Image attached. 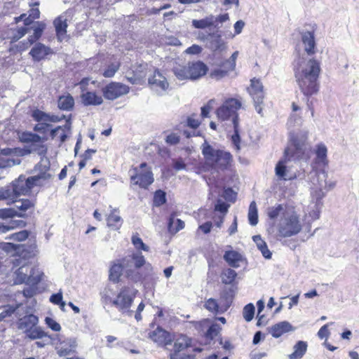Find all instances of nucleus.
<instances>
[{"instance_id": "nucleus-54", "label": "nucleus", "mask_w": 359, "mask_h": 359, "mask_svg": "<svg viewBox=\"0 0 359 359\" xmlns=\"http://www.w3.org/2000/svg\"><path fill=\"white\" fill-rule=\"evenodd\" d=\"M20 305V304H18L15 308L8 305L2 309H0V321L2 320L4 318L11 316Z\"/></svg>"}, {"instance_id": "nucleus-55", "label": "nucleus", "mask_w": 359, "mask_h": 359, "mask_svg": "<svg viewBox=\"0 0 359 359\" xmlns=\"http://www.w3.org/2000/svg\"><path fill=\"white\" fill-rule=\"evenodd\" d=\"M20 20L24 21V27H30L35 22H33L34 19L29 15L27 17L26 14H22L19 17L15 18V21L16 23L19 22Z\"/></svg>"}, {"instance_id": "nucleus-23", "label": "nucleus", "mask_w": 359, "mask_h": 359, "mask_svg": "<svg viewBox=\"0 0 359 359\" xmlns=\"http://www.w3.org/2000/svg\"><path fill=\"white\" fill-rule=\"evenodd\" d=\"M287 160L280 161L275 168L276 176L284 180H290L296 177L295 173L290 172L287 165Z\"/></svg>"}, {"instance_id": "nucleus-59", "label": "nucleus", "mask_w": 359, "mask_h": 359, "mask_svg": "<svg viewBox=\"0 0 359 359\" xmlns=\"http://www.w3.org/2000/svg\"><path fill=\"white\" fill-rule=\"evenodd\" d=\"M220 327L217 324L212 325L206 332V337L210 339H213L219 332Z\"/></svg>"}, {"instance_id": "nucleus-51", "label": "nucleus", "mask_w": 359, "mask_h": 359, "mask_svg": "<svg viewBox=\"0 0 359 359\" xmlns=\"http://www.w3.org/2000/svg\"><path fill=\"white\" fill-rule=\"evenodd\" d=\"M29 233L27 231L23 230L17 233H12L9 237H5V239H12L18 241H22L27 238Z\"/></svg>"}, {"instance_id": "nucleus-45", "label": "nucleus", "mask_w": 359, "mask_h": 359, "mask_svg": "<svg viewBox=\"0 0 359 359\" xmlns=\"http://www.w3.org/2000/svg\"><path fill=\"white\" fill-rule=\"evenodd\" d=\"M27 33H29L28 27H19L17 29L13 30L12 35L8 37L11 39V42H14L18 41Z\"/></svg>"}, {"instance_id": "nucleus-42", "label": "nucleus", "mask_w": 359, "mask_h": 359, "mask_svg": "<svg viewBox=\"0 0 359 359\" xmlns=\"http://www.w3.org/2000/svg\"><path fill=\"white\" fill-rule=\"evenodd\" d=\"M248 220L252 226H255L258 223V212L256 203L251 202L248 210Z\"/></svg>"}, {"instance_id": "nucleus-8", "label": "nucleus", "mask_w": 359, "mask_h": 359, "mask_svg": "<svg viewBox=\"0 0 359 359\" xmlns=\"http://www.w3.org/2000/svg\"><path fill=\"white\" fill-rule=\"evenodd\" d=\"M307 138L308 134L306 132L291 138L293 148H288L285 151V156L288 157V161H290V158H293L294 160H300L306 158V153L309 150L306 143Z\"/></svg>"}, {"instance_id": "nucleus-5", "label": "nucleus", "mask_w": 359, "mask_h": 359, "mask_svg": "<svg viewBox=\"0 0 359 359\" xmlns=\"http://www.w3.org/2000/svg\"><path fill=\"white\" fill-rule=\"evenodd\" d=\"M278 230L280 236L284 238L297 235L302 230L299 215L292 210L284 211L278 224Z\"/></svg>"}, {"instance_id": "nucleus-30", "label": "nucleus", "mask_w": 359, "mask_h": 359, "mask_svg": "<svg viewBox=\"0 0 359 359\" xmlns=\"http://www.w3.org/2000/svg\"><path fill=\"white\" fill-rule=\"evenodd\" d=\"M50 51V49L49 47L46 46L43 43H38L32 48L29 54L32 55L34 60L39 61L48 55Z\"/></svg>"}, {"instance_id": "nucleus-40", "label": "nucleus", "mask_w": 359, "mask_h": 359, "mask_svg": "<svg viewBox=\"0 0 359 359\" xmlns=\"http://www.w3.org/2000/svg\"><path fill=\"white\" fill-rule=\"evenodd\" d=\"M25 337L31 340H35L48 337V335L41 327L36 325L25 334Z\"/></svg>"}, {"instance_id": "nucleus-27", "label": "nucleus", "mask_w": 359, "mask_h": 359, "mask_svg": "<svg viewBox=\"0 0 359 359\" xmlns=\"http://www.w3.org/2000/svg\"><path fill=\"white\" fill-rule=\"evenodd\" d=\"M302 41L304 46V50L308 55L315 53L316 41L314 34L311 32H304L301 34Z\"/></svg>"}, {"instance_id": "nucleus-33", "label": "nucleus", "mask_w": 359, "mask_h": 359, "mask_svg": "<svg viewBox=\"0 0 359 359\" xmlns=\"http://www.w3.org/2000/svg\"><path fill=\"white\" fill-rule=\"evenodd\" d=\"M83 103L88 105H100L102 103L103 100L100 95H97L94 92H86L81 95Z\"/></svg>"}, {"instance_id": "nucleus-46", "label": "nucleus", "mask_w": 359, "mask_h": 359, "mask_svg": "<svg viewBox=\"0 0 359 359\" xmlns=\"http://www.w3.org/2000/svg\"><path fill=\"white\" fill-rule=\"evenodd\" d=\"M255 311V306L252 304L250 303L245 306L243 310V316L247 322H250L253 319Z\"/></svg>"}, {"instance_id": "nucleus-16", "label": "nucleus", "mask_w": 359, "mask_h": 359, "mask_svg": "<svg viewBox=\"0 0 359 359\" xmlns=\"http://www.w3.org/2000/svg\"><path fill=\"white\" fill-rule=\"evenodd\" d=\"M76 345V341L74 338L60 339L55 349L59 356L64 357L73 353Z\"/></svg>"}, {"instance_id": "nucleus-14", "label": "nucleus", "mask_w": 359, "mask_h": 359, "mask_svg": "<svg viewBox=\"0 0 359 359\" xmlns=\"http://www.w3.org/2000/svg\"><path fill=\"white\" fill-rule=\"evenodd\" d=\"M3 154L0 156V168L19 165L21 161L18 156L24 155V152L18 149H6L3 150Z\"/></svg>"}, {"instance_id": "nucleus-50", "label": "nucleus", "mask_w": 359, "mask_h": 359, "mask_svg": "<svg viewBox=\"0 0 359 359\" xmlns=\"http://www.w3.org/2000/svg\"><path fill=\"white\" fill-rule=\"evenodd\" d=\"M165 193L161 190L155 192L154 203L156 206H160L165 203Z\"/></svg>"}, {"instance_id": "nucleus-64", "label": "nucleus", "mask_w": 359, "mask_h": 359, "mask_svg": "<svg viewBox=\"0 0 359 359\" xmlns=\"http://www.w3.org/2000/svg\"><path fill=\"white\" fill-rule=\"evenodd\" d=\"M201 51H202V48L200 46L196 45V44L192 45L191 46L189 47L185 50V52L187 54H192V55L198 54V53H201Z\"/></svg>"}, {"instance_id": "nucleus-48", "label": "nucleus", "mask_w": 359, "mask_h": 359, "mask_svg": "<svg viewBox=\"0 0 359 359\" xmlns=\"http://www.w3.org/2000/svg\"><path fill=\"white\" fill-rule=\"evenodd\" d=\"M233 127H234V134L231 137V140H232V142L234 144L236 149L237 150H239L240 149L239 144H240L241 140H240V135L238 134V122L237 121L236 119H234Z\"/></svg>"}, {"instance_id": "nucleus-38", "label": "nucleus", "mask_w": 359, "mask_h": 359, "mask_svg": "<svg viewBox=\"0 0 359 359\" xmlns=\"http://www.w3.org/2000/svg\"><path fill=\"white\" fill-rule=\"evenodd\" d=\"M215 17L212 15H210L201 20H193L192 25L196 29H205L213 25Z\"/></svg>"}, {"instance_id": "nucleus-3", "label": "nucleus", "mask_w": 359, "mask_h": 359, "mask_svg": "<svg viewBox=\"0 0 359 359\" xmlns=\"http://www.w3.org/2000/svg\"><path fill=\"white\" fill-rule=\"evenodd\" d=\"M49 169L50 162L46 158H42L41 162L36 166V170L39 171L37 175L29 177L20 175L13 182L12 191L15 197L27 194L34 186H41L44 181L50 179L52 175L48 172Z\"/></svg>"}, {"instance_id": "nucleus-63", "label": "nucleus", "mask_w": 359, "mask_h": 359, "mask_svg": "<svg viewBox=\"0 0 359 359\" xmlns=\"http://www.w3.org/2000/svg\"><path fill=\"white\" fill-rule=\"evenodd\" d=\"M224 197L227 201H233L236 197V193L234 192L231 188H228L224 191Z\"/></svg>"}, {"instance_id": "nucleus-44", "label": "nucleus", "mask_w": 359, "mask_h": 359, "mask_svg": "<svg viewBox=\"0 0 359 359\" xmlns=\"http://www.w3.org/2000/svg\"><path fill=\"white\" fill-rule=\"evenodd\" d=\"M131 241L134 247L136 248V250H142L146 252L149 251V246H147L146 244L143 243L142 238L139 237L137 233L133 235Z\"/></svg>"}, {"instance_id": "nucleus-58", "label": "nucleus", "mask_w": 359, "mask_h": 359, "mask_svg": "<svg viewBox=\"0 0 359 359\" xmlns=\"http://www.w3.org/2000/svg\"><path fill=\"white\" fill-rule=\"evenodd\" d=\"M71 128V123L68 121H67L66 124L63 126H58L55 128V129H53L50 133V135L52 138H55L57 136V135L60 133V132H65V130H69Z\"/></svg>"}, {"instance_id": "nucleus-53", "label": "nucleus", "mask_w": 359, "mask_h": 359, "mask_svg": "<svg viewBox=\"0 0 359 359\" xmlns=\"http://www.w3.org/2000/svg\"><path fill=\"white\" fill-rule=\"evenodd\" d=\"M13 191L8 188H2L0 189V201L1 200H11L15 198Z\"/></svg>"}, {"instance_id": "nucleus-9", "label": "nucleus", "mask_w": 359, "mask_h": 359, "mask_svg": "<svg viewBox=\"0 0 359 359\" xmlns=\"http://www.w3.org/2000/svg\"><path fill=\"white\" fill-rule=\"evenodd\" d=\"M241 102L236 98H229L217 109L216 114L218 119L226 121L232 119L234 124V119L238 122L237 111L241 107Z\"/></svg>"}, {"instance_id": "nucleus-18", "label": "nucleus", "mask_w": 359, "mask_h": 359, "mask_svg": "<svg viewBox=\"0 0 359 359\" xmlns=\"http://www.w3.org/2000/svg\"><path fill=\"white\" fill-rule=\"evenodd\" d=\"M188 67L190 80H196L203 76L208 69L207 65L201 61L189 62Z\"/></svg>"}, {"instance_id": "nucleus-57", "label": "nucleus", "mask_w": 359, "mask_h": 359, "mask_svg": "<svg viewBox=\"0 0 359 359\" xmlns=\"http://www.w3.org/2000/svg\"><path fill=\"white\" fill-rule=\"evenodd\" d=\"M228 72V70L224 69H216L210 73V76L212 79L219 80L226 76Z\"/></svg>"}, {"instance_id": "nucleus-7", "label": "nucleus", "mask_w": 359, "mask_h": 359, "mask_svg": "<svg viewBox=\"0 0 359 359\" xmlns=\"http://www.w3.org/2000/svg\"><path fill=\"white\" fill-rule=\"evenodd\" d=\"M131 184L138 185L140 188L147 189L154 182L153 173L146 163L129 170Z\"/></svg>"}, {"instance_id": "nucleus-20", "label": "nucleus", "mask_w": 359, "mask_h": 359, "mask_svg": "<svg viewBox=\"0 0 359 359\" xmlns=\"http://www.w3.org/2000/svg\"><path fill=\"white\" fill-rule=\"evenodd\" d=\"M150 339L158 346H167L171 344L172 339L169 332L161 327L149 333Z\"/></svg>"}, {"instance_id": "nucleus-17", "label": "nucleus", "mask_w": 359, "mask_h": 359, "mask_svg": "<svg viewBox=\"0 0 359 359\" xmlns=\"http://www.w3.org/2000/svg\"><path fill=\"white\" fill-rule=\"evenodd\" d=\"M207 48L214 53H222L226 50L227 46L220 34L212 33L207 43Z\"/></svg>"}, {"instance_id": "nucleus-6", "label": "nucleus", "mask_w": 359, "mask_h": 359, "mask_svg": "<svg viewBox=\"0 0 359 359\" xmlns=\"http://www.w3.org/2000/svg\"><path fill=\"white\" fill-rule=\"evenodd\" d=\"M13 264L19 268L14 272V283L36 284L41 278L39 275L34 276V271L30 265L27 264L25 259H16Z\"/></svg>"}, {"instance_id": "nucleus-24", "label": "nucleus", "mask_w": 359, "mask_h": 359, "mask_svg": "<svg viewBox=\"0 0 359 359\" xmlns=\"http://www.w3.org/2000/svg\"><path fill=\"white\" fill-rule=\"evenodd\" d=\"M32 116L35 121L46 125H49V123L58 122L62 118H65V116L59 117L58 116L50 115L39 109L33 111Z\"/></svg>"}, {"instance_id": "nucleus-52", "label": "nucleus", "mask_w": 359, "mask_h": 359, "mask_svg": "<svg viewBox=\"0 0 359 359\" xmlns=\"http://www.w3.org/2000/svg\"><path fill=\"white\" fill-rule=\"evenodd\" d=\"M283 210V206L282 205H278L275 207L269 208L268 209L267 214H268V216L271 219H275L278 215H280V213L282 212Z\"/></svg>"}, {"instance_id": "nucleus-39", "label": "nucleus", "mask_w": 359, "mask_h": 359, "mask_svg": "<svg viewBox=\"0 0 359 359\" xmlns=\"http://www.w3.org/2000/svg\"><path fill=\"white\" fill-rule=\"evenodd\" d=\"M116 211V209H113L111 210L107 219V221L109 226L112 227L114 229H118L121 226L122 219L119 215L115 213Z\"/></svg>"}, {"instance_id": "nucleus-12", "label": "nucleus", "mask_w": 359, "mask_h": 359, "mask_svg": "<svg viewBox=\"0 0 359 359\" xmlns=\"http://www.w3.org/2000/svg\"><path fill=\"white\" fill-rule=\"evenodd\" d=\"M22 139L24 142L32 143L29 151V153L36 152L41 156V161H42V158H46L49 161L48 158L46 157L47 148L43 144L41 137L39 135L33 133H23Z\"/></svg>"}, {"instance_id": "nucleus-22", "label": "nucleus", "mask_w": 359, "mask_h": 359, "mask_svg": "<svg viewBox=\"0 0 359 359\" xmlns=\"http://www.w3.org/2000/svg\"><path fill=\"white\" fill-rule=\"evenodd\" d=\"M130 259L129 258H124L121 260V262L114 263L109 270V279L114 282H118L119 278L123 273L124 268H128L130 265Z\"/></svg>"}, {"instance_id": "nucleus-49", "label": "nucleus", "mask_w": 359, "mask_h": 359, "mask_svg": "<svg viewBox=\"0 0 359 359\" xmlns=\"http://www.w3.org/2000/svg\"><path fill=\"white\" fill-rule=\"evenodd\" d=\"M128 258L130 259V262L132 260L134 261L135 266L136 269L142 267L145 264L144 257L141 253H135L133 255L132 257Z\"/></svg>"}, {"instance_id": "nucleus-28", "label": "nucleus", "mask_w": 359, "mask_h": 359, "mask_svg": "<svg viewBox=\"0 0 359 359\" xmlns=\"http://www.w3.org/2000/svg\"><path fill=\"white\" fill-rule=\"evenodd\" d=\"M191 344V339L185 335L179 336L174 344V353H170V359H180L177 353L189 347Z\"/></svg>"}, {"instance_id": "nucleus-41", "label": "nucleus", "mask_w": 359, "mask_h": 359, "mask_svg": "<svg viewBox=\"0 0 359 359\" xmlns=\"http://www.w3.org/2000/svg\"><path fill=\"white\" fill-rule=\"evenodd\" d=\"M236 277L237 273L231 269H224L221 274L222 282L226 285L233 284Z\"/></svg>"}, {"instance_id": "nucleus-34", "label": "nucleus", "mask_w": 359, "mask_h": 359, "mask_svg": "<svg viewBox=\"0 0 359 359\" xmlns=\"http://www.w3.org/2000/svg\"><path fill=\"white\" fill-rule=\"evenodd\" d=\"M307 343L304 341H299L294 346V351L289 355L290 359H301L307 350Z\"/></svg>"}, {"instance_id": "nucleus-29", "label": "nucleus", "mask_w": 359, "mask_h": 359, "mask_svg": "<svg viewBox=\"0 0 359 359\" xmlns=\"http://www.w3.org/2000/svg\"><path fill=\"white\" fill-rule=\"evenodd\" d=\"M327 149L324 144H319L316 146L315 151L316 158L314 159V163L318 166L325 167L328 164V160L327 158Z\"/></svg>"}, {"instance_id": "nucleus-37", "label": "nucleus", "mask_w": 359, "mask_h": 359, "mask_svg": "<svg viewBox=\"0 0 359 359\" xmlns=\"http://www.w3.org/2000/svg\"><path fill=\"white\" fill-rule=\"evenodd\" d=\"M252 239L256 243L257 248L261 251L262 255L266 259H270L271 257V252L268 249L266 242L262 239L261 236L259 235L254 236Z\"/></svg>"}, {"instance_id": "nucleus-60", "label": "nucleus", "mask_w": 359, "mask_h": 359, "mask_svg": "<svg viewBox=\"0 0 359 359\" xmlns=\"http://www.w3.org/2000/svg\"><path fill=\"white\" fill-rule=\"evenodd\" d=\"M46 325L53 330L58 332L61 330V326L59 323L55 321L53 319L49 317H46L45 319Z\"/></svg>"}, {"instance_id": "nucleus-10", "label": "nucleus", "mask_w": 359, "mask_h": 359, "mask_svg": "<svg viewBox=\"0 0 359 359\" xmlns=\"http://www.w3.org/2000/svg\"><path fill=\"white\" fill-rule=\"evenodd\" d=\"M248 93L253 100L257 112L262 116L263 100L264 98V86L259 79H252L250 86L248 88Z\"/></svg>"}, {"instance_id": "nucleus-62", "label": "nucleus", "mask_w": 359, "mask_h": 359, "mask_svg": "<svg viewBox=\"0 0 359 359\" xmlns=\"http://www.w3.org/2000/svg\"><path fill=\"white\" fill-rule=\"evenodd\" d=\"M180 136L175 133H170L166 136L165 142L170 145H176L180 142Z\"/></svg>"}, {"instance_id": "nucleus-26", "label": "nucleus", "mask_w": 359, "mask_h": 359, "mask_svg": "<svg viewBox=\"0 0 359 359\" xmlns=\"http://www.w3.org/2000/svg\"><path fill=\"white\" fill-rule=\"evenodd\" d=\"M294 329L287 321H282L271 326L269 330L270 334L274 338H278L283 334L293 331Z\"/></svg>"}, {"instance_id": "nucleus-4", "label": "nucleus", "mask_w": 359, "mask_h": 359, "mask_svg": "<svg viewBox=\"0 0 359 359\" xmlns=\"http://www.w3.org/2000/svg\"><path fill=\"white\" fill-rule=\"evenodd\" d=\"M201 149L205 162L213 168L226 169L232 161V156L229 152L215 148L206 140L202 144Z\"/></svg>"}, {"instance_id": "nucleus-43", "label": "nucleus", "mask_w": 359, "mask_h": 359, "mask_svg": "<svg viewBox=\"0 0 359 359\" xmlns=\"http://www.w3.org/2000/svg\"><path fill=\"white\" fill-rule=\"evenodd\" d=\"M184 222L180 219H175L173 216H171L168 222V229L170 231L177 232L180 230L184 229Z\"/></svg>"}, {"instance_id": "nucleus-19", "label": "nucleus", "mask_w": 359, "mask_h": 359, "mask_svg": "<svg viewBox=\"0 0 359 359\" xmlns=\"http://www.w3.org/2000/svg\"><path fill=\"white\" fill-rule=\"evenodd\" d=\"M28 28L29 32L31 29L33 30V34L29 36L28 41L25 43H23L22 47H20V50H24L27 49L35 41L39 39L45 29V24L41 22H35L30 27Z\"/></svg>"}, {"instance_id": "nucleus-32", "label": "nucleus", "mask_w": 359, "mask_h": 359, "mask_svg": "<svg viewBox=\"0 0 359 359\" xmlns=\"http://www.w3.org/2000/svg\"><path fill=\"white\" fill-rule=\"evenodd\" d=\"M67 20L64 16H59L54 20V25L57 32V36L60 41H62L67 33Z\"/></svg>"}, {"instance_id": "nucleus-11", "label": "nucleus", "mask_w": 359, "mask_h": 359, "mask_svg": "<svg viewBox=\"0 0 359 359\" xmlns=\"http://www.w3.org/2000/svg\"><path fill=\"white\" fill-rule=\"evenodd\" d=\"M133 301V297L130 294L128 289L124 288L121 290L116 299L113 301V304L123 315L132 316L133 312L130 309Z\"/></svg>"}, {"instance_id": "nucleus-25", "label": "nucleus", "mask_w": 359, "mask_h": 359, "mask_svg": "<svg viewBox=\"0 0 359 359\" xmlns=\"http://www.w3.org/2000/svg\"><path fill=\"white\" fill-rule=\"evenodd\" d=\"M39 323V318L37 316L30 314L25 316V317L20 318L18 321V327L19 330L23 331L25 334L28 332L30 330H32L34 326H36Z\"/></svg>"}, {"instance_id": "nucleus-31", "label": "nucleus", "mask_w": 359, "mask_h": 359, "mask_svg": "<svg viewBox=\"0 0 359 359\" xmlns=\"http://www.w3.org/2000/svg\"><path fill=\"white\" fill-rule=\"evenodd\" d=\"M224 259L229 266L233 268L239 267L240 262L243 260V256L235 250L226 251L224 255Z\"/></svg>"}, {"instance_id": "nucleus-21", "label": "nucleus", "mask_w": 359, "mask_h": 359, "mask_svg": "<svg viewBox=\"0 0 359 359\" xmlns=\"http://www.w3.org/2000/svg\"><path fill=\"white\" fill-rule=\"evenodd\" d=\"M15 203V208L18 209L20 212H18L17 211L12 210H0V217H9L11 215L16 214L20 216L22 215V212L26 211L29 208H30L32 206V202L28 199H22L20 201H14V199L12 201Z\"/></svg>"}, {"instance_id": "nucleus-56", "label": "nucleus", "mask_w": 359, "mask_h": 359, "mask_svg": "<svg viewBox=\"0 0 359 359\" xmlns=\"http://www.w3.org/2000/svg\"><path fill=\"white\" fill-rule=\"evenodd\" d=\"M118 68H119V65L118 63H112L104 72L103 76L104 77H107V78L112 77L115 74V73L118 71Z\"/></svg>"}, {"instance_id": "nucleus-15", "label": "nucleus", "mask_w": 359, "mask_h": 359, "mask_svg": "<svg viewBox=\"0 0 359 359\" xmlns=\"http://www.w3.org/2000/svg\"><path fill=\"white\" fill-rule=\"evenodd\" d=\"M148 82L150 88L158 95L164 94L169 86L166 78L158 71L154 72L149 78Z\"/></svg>"}, {"instance_id": "nucleus-13", "label": "nucleus", "mask_w": 359, "mask_h": 359, "mask_svg": "<svg viewBox=\"0 0 359 359\" xmlns=\"http://www.w3.org/2000/svg\"><path fill=\"white\" fill-rule=\"evenodd\" d=\"M129 92V87L121 83L111 82L102 89L104 97L109 100H114Z\"/></svg>"}, {"instance_id": "nucleus-36", "label": "nucleus", "mask_w": 359, "mask_h": 359, "mask_svg": "<svg viewBox=\"0 0 359 359\" xmlns=\"http://www.w3.org/2000/svg\"><path fill=\"white\" fill-rule=\"evenodd\" d=\"M74 105V100L69 94L60 96L57 101V106L62 110L70 111Z\"/></svg>"}, {"instance_id": "nucleus-47", "label": "nucleus", "mask_w": 359, "mask_h": 359, "mask_svg": "<svg viewBox=\"0 0 359 359\" xmlns=\"http://www.w3.org/2000/svg\"><path fill=\"white\" fill-rule=\"evenodd\" d=\"M204 307L209 311L214 313H217L222 311L219 310V304L217 302L216 299L213 298L208 299L205 302Z\"/></svg>"}, {"instance_id": "nucleus-61", "label": "nucleus", "mask_w": 359, "mask_h": 359, "mask_svg": "<svg viewBox=\"0 0 359 359\" xmlns=\"http://www.w3.org/2000/svg\"><path fill=\"white\" fill-rule=\"evenodd\" d=\"M229 207V205H227L226 203L222 201L221 200H218L215 206V210L225 214L227 212Z\"/></svg>"}, {"instance_id": "nucleus-1", "label": "nucleus", "mask_w": 359, "mask_h": 359, "mask_svg": "<svg viewBox=\"0 0 359 359\" xmlns=\"http://www.w3.org/2000/svg\"><path fill=\"white\" fill-rule=\"evenodd\" d=\"M320 72V62L313 58L303 60L298 65L295 76L304 95H311L318 91V79Z\"/></svg>"}, {"instance_id": "nucleus-2", "label": "nucleus", "mask_w": 359, "mask_h": 359, "mask_svg": "<svg viewBox=\"0 0 359 359\" xmlns=\"http://www.w3.org/2000/svg\"><path fill=\"white\" fill-rule=\"evenodd\" d=\"M327 173L325 170H318L313 166V170L309 173V179L313 186L311 202L306 210L312 220L318 219L320 217V210L323 205L322 199L325 196L323 189L327 187Z\"/></svg>"}, {"instance_id": "nucleus-35", "label": "nucleus", "mask_w": 359, "mask_h": 359, "mask_svg": "<svg viewBox=\"0 0 359 359\" xmlns=\"http://www.w3.org/2000/svg\"><path fill=\"white\" fill-rule=\"evenodd\" d=\"M172 72L175 76L180 81L190 79L188 65L176 64L172 68Z\"/></svg>"}]
</instances>
